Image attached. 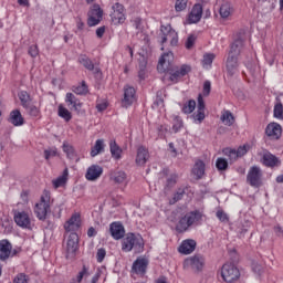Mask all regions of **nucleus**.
I'll list each match as a JSON object with an SVG mask.
<instances>
[{
	"label": "nucleus",
	"instance_id": "a18cd8bd",
	"mask_svg": "<svg viewBox=\"0 0 283 283\" xmlns=\"http://www.w3.org/2000/svg\"><path fill=\"white\" fill-rule=\"evenodd\" d=\"M193 109H196V101L193 99L188 101L182 107L184 114H191Z\"/></svg>",
	"mask_w": 283,
	"mask_h": 283
},
{
	"label": "nucleus",
	"instance_id": "5701e85b",
	"mask_svg": "<svg viewBox=\"0 0 283 283\" xmlns=\"http://www.w3.org/2000/svg\"><path fill=\"white\" fill-rule=\"evenodd\" d=\"M9 123H11V125L14 127H21L22 125H25V118H23L21 111L13 109L9 115Z\"/></svg>",
	"mask_w": 283,
	"mask_h": 283
},
{
	"label": "nucleus",
	"instance_id": "09e8293b",
	"mask_svg": "<svg viewBox=\"0 0 283 283\" xmlns=\"http://www.w3.org/2000/svg\"><path fill=\"white\" fill-rule=\"evenodd\" d=\"M19 98L21 101L22 107H28L30 105V95L28 94V92L22 91L19 94Z\"/></svg>",
	"mask_w": 283,
	"mask_h": 283
},
{
	"label": "nucleus",
	"instance_id": "c756f323",
	"mask_svg": "<svg viewBox=\"0 0 283 283\" xmlns=\"http://www.w3.org/2000/svg\"><path fill=\"white\" fill-rule=\"evenodd\" d=\"M191 174L196 180H201L202 176H205V161L197 160L192 167Z\"/></svg>",
	"mask_w": 283,
	"mask_h": 283
},
{
	"label": "nucleus",
	"instance_id": "2eb2a0df",
	"mask_svg": "<svg viewBox=\"0 0 283 283\" xmlns=\"http://www.w3.org/2000/svg\"><path fill=\"white\" fill-rule=\"evenodd\" d=\"M65 103L70 109H73L77 114H81V109L83 108V103L81 99L76 98L75 94L67 93L65 97Z\"/></svg>",
	"mask_w": 283,
	"mask_h": 283
},
{
	"label": "nucleus",
	"instance_id": "864d4df0",
	"mask_svg": "<svg viewBox=\"0 0 283 283\" xmlns=\"http://www.w3.org/2000/svg\"><path fill=\"white\" fill-rule=\"evenodd\" d=\"M184 196H185V189L179 188L177 192L174 195L172 202L176 203L182 200Z\"/></svg>",
	"mask_w": 283,
	"mask_h": 283
},
{
	"label": "nucleus",
	"instance_id": "338daca9",
	"mask_svg": "<svg viewBox=\"0 0 283 283\" xmlns=\"http://www.w3.org/2000/svg\"><path fill=\"white\" fill-rule=\"evenodd\" d=\"M103 34H105V27H99L97 30H96V36L98 39H103Z\"/></svg>",
	"mask_w": 283,
	"mask_h": 283
},
{
	"label": "nucleus",
	"instance_id": "4be33fe9",
	"mask_svg": "<svg viewBox=\"0 0 283 283\" xmlns=\"http://www.w3.org/2000/svg\"><path fill=\"white\" fill-rule=\"evenodd\" d=\"M109 232L114 240H120L125 237V228L118 222L111 223Z\"/></svg>",
	"mask_w": 283,
	"mask_h": 283
},
{
	"label": "nucleus",
	"instance_id": "bf43d9fd",
	"mask_svg": "<svg viewBox=\"0 0 283 283\" xmlns=\"http://www.w3.org/2000/svg\"><path fill=\"white\" fill-rule=\"evenodd\" d=\"M209 94H211V82L206 81L203 83V96H209Z\"/></svg>",
	"mask_w": 283,
	"mask_h": 283
},
{
	"label": "nucleus",
	"instance_id": "5fc2aeb1",
	"mask_svg": "<svg viewBox=\"0 0 283 283\" xmlns=\"http://www.w3.org/2000/svg\"><path fill=\"white\" fill-rule=\"evenodd\" d=\"M73 92L78 95L87 94V85H85V82H83L82 85L75 87Z\"/></svg>",
	"mask_w": 283,
	"mask_h": 283
},
{
	"label": "nucleus",
	"instance_id": "f8f14e48",
	"mask_svg": "<svg viewBox=\"0 0 283 283\" xmlns=\"http://www.w3.org/2000/svg\"><path fill=\"white\" fill-rule=\"evenodd\" d=\"M149 266V259L147 256H138L132 266V272L135 275H140L143 277L147 273V268Z\"/></svg>",
	"mask_w": 283,
	"mask_h": 283
},
{
	"label": "nucleus",
	"instance_id": "79ce46f5",
	"mask_svg": "<svg viewBox=\"0 0 283 283\" xmlns=\"http://www.w3.org/2000/svg\"><path fill=\"white\" fill-rule=\"evenodd\" d=\"M83 277H90V270L85 265H83L82 271L77 274L76 280H73L72 283H81L83 282Z\"/></svg>",
	"mask_w": 283,
	"mask_h": 283
},
{
	"label": "nucleus",
	"instance_id": "72a5a7b5",
	"mask_svg": "<svg viewBox=\"0 0 283 283\" xmlns=\"http://www.w3.org/2000/svg\"><path fill=\"white\" fill-rule=\"evenodd\" d=\"M62 149H63L64 154H66V156H67V158L70 160H75V158H76V150H74V146L73 145H70V143L64 142L63 146H62Z\"/></svg>",
	"mask_w": 283,
	"mask_h": 283
},
{
	"label": "nucleus",
	"instance_id": "0eeeda50",
	"mask_svg": "<svg viewBox=\"0 0 283 283\" xmlns=\"http://www.w3.org/2000/svg\"><path fill=\"white\" fill-rule=\"evenodd\" d=\"M13 220L21 229H32V217L25 210H14Z\"/></svg>",
	"mask_w": 283,
	"mask_h": 283
},
{
	"label": "nucleus",
	"instance_id": "f257e3e1",
	"mask_svg": "<svg viewBox=\"0 0 283 283\" xmlns=\"http://www.w3.org/2000/svg\"><path fill=\"white\" fill-rule=\"evenodd\" d=\"M174 61V53H166L164 54L158 62L157 70L158 72H166L169 74V81L171 83H178L184 76H187L189 72H191V66L187 64H182L180 66H175L171 64Z\"/></svg>",
	"mask_w": 283,
	"mask_h": 283
},
{
	"label": "nucleus",
	"instance_id": "69168bd1",
	"mask_svg": "<svg viewBox=\"0 0 283 283\" xmlns=\"http://www.w3.org/2000/svg\"><path fill=\"white\" fill-rule=\"evenodd\" d=\"M263 266L261 264L258 263H253L252 264V270L254 271V273H260L261 271H263Z\"/></svg>",
	"mask_w": 283,
	"mask_h": 283
},
{
	"label": "nucleus",
	"instance_id": "052dcab7",
	"mask_svg": "<svg viewBox=\"0 0 283 283\" xmlns=\"http://www.w3.org/2000/svg\"><path fill=\"white\" fill-rule=\"evenodd\" d=\"M196 43V36L190 35L186 41V48L187 50H191L193 48V44Z\"/></svg>",
	"mask_w": 283,
	"mask_h": 283
},
{
	"label": "nucleus",
	"instance_id": "7ed1b4c3",
	"mask_svg": "<svg viewBox=\"0 0 283 283\" xmlns=\"http://www.w3.org/2000/svg\"><path fill=\"white\" fill-rule=\"evenodd\" d=\"M52 205V199L50 197V191L44 190L40 202H38L34 207V213L38 218V220L45 221L48 218V213H50V207Z\"/></svg>",
	"mask_w": 283,
	"mask_h": 283
},
{
	"label": "nucleus",
	"instance_id": "4c0bfd02",
	"mask_svg": "<svg viewBox=\"0 0 283 283\" xmlns=\"http://www.w3.org/2000/svg\"><path fill=\"white\" fill-rule=\"evenodd\" d=\"M113 180L117 185H124V182H127V174H125V171H116L113 175Z\"/></svg>",
	"mask_w": 283,
	"mask_h": 283
},
{
	"label": "nucleus",
	"instance_id": "a19ab883",
	"mask_svg": "<svg viewBox=\"0 0 283 283\" xmlns=\"http://www.w3.org/2000/svg\"><path fill=\"white\" fill-rule=\"evenodd\" d=\"M24 109H27L28 114L33 116L34 118H38V116H41V111L39 107L34 106L33 104H29L28 106H24Z\"/></svg>",
	"mask_w": 283,
	"mask_h": 283
},
{
	"label": "nucleus",
	"instance_id": "4d7b16f0",
	"mask_svg": "<svg viewBox=\"0 0 283 283\" xmlns=\"http://www.w3.org/2000/svg\"><path fill=\"white\" fill-rule=\"evenodd\" d=\"M217 218L220 220V222H229V216H227V212L222 210L217 211Z\"/></svg>",
	"mask_w": 283,
	"mask_h": 283
},
{
	"label": "nucleus",
	"instance_id": "aec40b11",
	"mask_svg": "<svg viewBox=\"0 0 283 283\" xmlns=\"http://www.w3.org/2000/svg\"><path fill=\"white\" fill-rule=\"evenodd\" d=\"M202 19V4L197 3L188 14V23H198Z\"/></svg>",
	"mask_w": 283,
	"mask_h": 283
},
{
	"label": "nucleus",
	"instance_id": "49530a36",
	"mask_svg": "<svg viewBox=\"0 0 283 283\" xmlns=\"http://www.w3.org/2000/svg\"><path fill=\"white\" fill-rule=\"evenodd\" d=\"M187 3H189V0H176L175 1L176 12H182L187 10Z\"/></svg>",
	"mask_w": 283,
	"mask_h": 283
},
{
	"label": "nucleus",
	"instance_id": "6e6d98bb",
	"mask_svg": "<svg viewBox=\"0 0 283 283\" xmlns=\"http://www.w3.org/2000/svg\"><path fill=\"white\" fill-rule=\"evenodd\" d=\"M106 255H107V251H105V249H103V248L98 249L97 253H96L97 262H103L105 260Z\"/></svg>",
	"mask_w": 283,
	"mask_h": 283
},
{
	"label": "nucleus",
	"instance_id": "b1692460",
	"mask_svg": "<svg viewBox=\"0 0 283 283\" xmlns=\"http://www.w3.org/2000/svg\"><path fill=\"white\" fill-rule=\"evenodd\" d=\"M12 255V243L8 240L0 241V260H8Z\"/></svg>",
	"mask_w": 283,
	"mask_h": 283
},
{
	"label": "nucleus",
	"instance_id": "f704fd0d",
	"mask_svg": "<svg viewBox=\"0 0 283 283\" xmlns=\"http://www.w3.org/2000/svg\"><path fill=\"white\" fill-rule=\"evenodd\" d=\"M221 122L223 123V125L231 127V125H233V123H235V117L233 116L232 112L224 111L221 115Z\"/></svg>",
	"mask_w": 283,
	"mask_h": 283
},
{
	"label": "nucleus",
	"instance_id": "ea45409f",
	"mask_svg": "<svg viewBox=\"0 0 283 283\" xmlns=\"http://www.w3.org/2000/svg\"><path fill=\"white\" fill-rule=\"evenodd\" d=\"M214 59H216V54L213 53L205 54L202 60V66L206 67V70H209V66L213 63Z\"/></svg>",
	"mask_w": 283,
	"mask_h": 283
},
{
	"label": "nucleus",
	"instance_id": "393cba45",
	"mask_svg": "<svg viewBox=\"0 0 283 283\" xmlns=\"http://www.w3.org/2000/svg\"><path fill=\"white\" fill-rule=\"evenodd\" d=\"M195 251H196V241L192 239L182 241V243L179 247V253H182L184 255H189Z\"/></svg>",
	"mask_w": 283,
	"mask_h": 283
},
{
	"label": "nucleus",
	"instance_id": "a878e982",
	"mask_svg": "<svg viewBox=\"0 0 283 283\" xmlns=\"http://www.w3.org/2000/svg\"><path fill=\"white\" fill-rule=\"evenodd\" d=\"M239 65L240 64L238 63L237 55H228V59L226 61V67H227V72H228V74H230V76H233V74H235V72H238Z\"/></svg>",
	"mask_w": 283,
	"mask_h": 283
},
{
	"label": "nucleus",
	"instance_id": "4468645a",
	"mask_svg": "<svg viewBox=\"0 0 283 283\" xmlns=\"http://www.w3.org/2000/svg\"><path fill=\"white\" fill-rule=\"evenodd\" d=\"M78 229H81V213L75 212L64 223V231L65 233H76Z\"/></svg>",
	"mask_w": 283,
	"mask_h": 283
},
{
	"label": "nucleus",
	"instance_id": "13d9d810",
	"mask_svg": "<svg viewBox=\"0 0 283 283\" xmlns=\"http://www.w3.org/2000/svg\"><path fill=\"white\" fill-rule=\"evenodd\" d=\"M29 54L32 56V59H36L39 56V46L38 45H31L29 48Z\"/></svg>",
	"mask_w": 283,
	"mask_h": 283
},
{
	"label": "nucleus",
	"instance_id": "a211bd4d",
	"mask_svg": "<svg viewBox=\"0 0 283 283\" xmlns=\"http://www.w3.org/2000/svg\"><path fill=\"white\" fill-rule=\"evenodd\" d=\"M101 176H103V167L98 165H92L91 167H88L85 178L86 180L94 182L95 180H98Z\"/></svg>",
	"mask_w": 283,
	"mask_h": 283
},
{
	"label": "nucleus",
	"instance_id": "c85d7f7f",
	"mask_svg": "<svg viewBox=\"0 0 283 283\" xmlns=\"http://www.w3.org/2000/svg\"><path fill=\"white\" fill-rule=\"evenodd\" d=\"M262 160H263V165H265V167H280V165H281L280 159H277V157H275L271 153H264Z\"/></svg>",
	"mask_w": 283,
	"mask_h": 283
},
{
	"label": "nucleus",
	"instance_id": "bb28decb",
	"mask_svg": "<svg viewBox=\"0 0 283 283\" xmlns=\"http://www.w3.org/2000/svg\"><path fill=\"white\" fill-rule=\"evenodd\" d=\"M234 11L235 10L233 9V4H231V2H223L219 8V14L223 20L231 19Z\"/></svg>",
	"mask_w": 283,
	"mask_h": 283
},
{
	"label": "nucleus",
	"instance_id": "39448f33",
	"mask_svg": "<svg viewBox=\"0 0 283 283\" xmlns=\"http://www.w3.org/2000/svg\"><path fill=\"white\" fill-rule=\"evenodd\" d=\"M159 39L161 45H165V43H170L171 48L178 45V32L171 25H161Z\"/></svg>",
	"mask_w": 283,
	"mask_h": 283
},
{
	"label": "nucleus",
	"instance_id": "58836bf2",
	"mask_svg": "<svg viewBox=\"0 0 283 283\" xmlns=\"http://www.w3.org/2000/svg\"><path fill=\"white\" fill-rule=\"evenodd\" d=\"M218 171H227L229 169V161L222 157H219L216 161Z\"/></svg>",
	"mask_w": 283,
	"mask_h": 283
},
{
	"label": "nucleus",
	"instance_id": "e2e57ef3",
	"mask_svg": "<svg viewBox=\"0 0 283 283\" xmlns=\"http://www.w3.org/2000/svg\"><path fill=\"white\" fill-rule=\"evenodd\" d=\"M132 23L136 30H140V25H143V20L140 18H134Z\"/></svg>",
	"mask_w": 283,
	"mask_h": 283
},
{
	"label": "nucleus",
	"instance_id": "3c124183",
	"mask_svg": "<svg viewBox=\"0 0 283 283\" xmlns=\"http://www.w3.org/2000/svg\"><path fill=\"white\" fill-rule=\"evenodd\" d=\"M274 118H283V105L279 103L274 106Z\"/></svg>",
	"mask_w": 283,
	"mask_h": 283
},
{
	"label": "nucleus",
	"instance_id": "9b49d317",
	"mask_svg": "<svg viewBox=\"0 0 283 283\" xmlns=\"http://www.w3.org/2000/svg\"><path fill=\"white\" fill-rule=\"evenodd\" d=\"M112 10H113L111 12L112 22L115 25H120V24L125 23V21L127 19L125 17V7H123V4L116 2L115 4H113Z\"/></svg>",
	"mask_w": 283,
	"mask_h": 283
},
{
	"label": "nucleus",
	"instance_id": "e433bc0d",
	"mask_svg": "<svg viewBox=\"0 0 283 283\" xmlns=\"http://www.w3.org/2000/svg\"><path fill=\"white\" fill-rule=\"evenodd\" d=\"M57 115L60 116V118H64L66 123H70V120H72V113L63 105H59Z\"/></svg>",
	"mask_w": 283,
	"mask_h": 283
},
{
	"label": "nucleus",
	"instance_id": "412c9836",
	"mask_svg": "<svg viewBox=\"0 0 283 283\" xmlns=\"http://www.w3.org/2000/svg\"><path fill=\"white\" fill-rule=\"evenodd\" d=\"M242 48H244V35H241L234 40V42L230 46V52L228 55L240 56V52H242Z\"/></svg>",
	"mask_w": 283,
	"mask_h": 283
},
{
	"label": "nucleus",
	"instance_id": "de8ad7c7",
	"mask_svg": "<svg viewBox=\"0 0 283 283\" xmlns=\"http://www.w3.org/2000/svg\"><path fill=\"white\" fill-rule=\"evenodd\" d=\"M180 129H182V119L178 116H175L172 120V132H175V134H178Z\"/></svg>",
	"mask_w": 283,
	"mask_h": 283
},
{
	"label": "nucleus",
	"instance_id": "774afa93",
	"mask_svg": "<svg viewBox=\"0 0 283 283\" xmlns=\"http://www.w3.org/2000/svg\"><path fill=\"white\" fill-rule=\"evenodd\" d=\"M101 274H102V272H101V270H98V271L95 273V275L92 277L91 283H98V280H101Z\"/></svg>",
	"mask_w": 283,
	"mask_h": 283
},
{
	"label": "nucleus",
	"instance_id": "f03ea898",
	"mask_svg": "<svg viewBox=\"0 0 283 283\" xmlns=\"http://www.w3.org/2000/svg\"><path fill=\"white\" fill-rule=\"evenodd\" d=\"M145 247L143 237L140 234L128 233L122 240V251L129 253L134 249L135 253H140Z\"/></svg>",
	"mask_w": 283,
	"mask_h": 283
},
{
	"label": "nucleus",
	"instance_id": "c03bdc74",
	"mask_svg": "<svg viewBox=\"0 0 283 283\" xmlns=\"http://www.w3.org/2000/svg\"><path fill=\"white\" fill-rule=\"evenodd\" d=\"M223 154L224 156H228L230 163H235V160L240 158L235 149L227 148L223 150Z\"/></svg>",
	"mask_w": 283,
	"mask_h": 283
},
{
	"label": "nucleus",
	"instance_id": "dca6fc26",
	"mask_svg": "<svg viewBox=\"0 0 283 283\" xmlns=\"http://www.w3.org/2000/svg\"><path fill=\"white\" fill-rule=\"evenodd\" d=\"M136 101V88L132 86L124 87V98L122 101L123 107H129Z\"/></svg>",
	"mask_w": 283,
	"mask_h": 283
},
{
	"label": "nucleus",
	"instance_id": "1a4fd4ad",
	"mask_svg": "<svg viewBox=\"0 0 283 283\" xmlns=\"http://www.w3.org/2000/svg\"><path fill=\"white\" fill-rule=\"evenodd\" d=\"M184 269H191L192 271H202L205 269V256L196 254L184 261Z\"/></svg>",
	"mask_w": 283,
	"mask_h": 283
},
{
	"label": "nucleus",
	"instance_id": "37998d69",
	"mask_svg": "<svg viewBox=\"0 0 283 283\" xmlns=\"http://www.w3.org/2000/svg\"><path fill=\"white\" fill-rule=\"evenodd\" d=\"M59 156V150L56 147H51L44 150L45 160H50L51 158H56Z\"/></svg>",
	"mask_w": 283,
	"mask_h": 283
},
{
	"label": "nucleus",
	"instance_id": "6e6552de",
	"mask_svg": "<svg viewBox=\"0 0 283 283\" xmlns=\"http://www.w3.org/2000/svg\"><path fill=\"white\" fill-rule=\"evenodd\" d=\"M65 250L67 260L76 255V251H78V234L76 232H71L67 235Z\"/></svg>",
	"mask_w": 283,
	"mask_h": 283
},
{
	"label": "nucleus",
	"instance_id": "2f4dec72",
	"mask_svg": "<svg viewBox=\"0 0 283 283\" xmlns=\"http://www.w3.org/2000/svg\"><path fill=\"white\" fill-rule=\"evenodd\" d=\"M111 155L115 160H120L123 157V148L116 144V140L109 143Z\"/></svg>",
	"mask_w": 283,
	"mask_h": 283
},
{
	"label": "nucleus",
	"instance_id": "6ab92c4d",
	"mask_svg": "<svg viewBox=\"0 0 283 283\" xmlns=\"http://www.w3.org/2000/svg\"><path fill=\"white\" fill-rule=\"evenodd\" d=\"M147 160H149V150L146 147L140 146L137 149L135 163L138 167H145V165H147Z\"/></svg>",
	"mask_w": 283,
	"mask_h": 283
},
{
	"label": "nucleus",
	"instance_id": "9d476101",
	"mask_svg": "<svg viewBox=\"0 0 283 283\" xmlns=\"http://www.w3.org/2000/svg\"><path fill=\"white\" fill-rule=\"evenodd\" d=\"M87 17V25H90V28H94V25H98L103 20V9H101V6L98 4H93Z\"/></svg>",
	"mask_w": 283,
	"mask_h": 283
},
{
	"label": "nucleus",
	"instance_id": "c9c22d12",
	"mask_svg": "<svg viewBox=\"0 0 283 283\" xmlns=\"http://www.w3.org/2000/svg\"><path fill=\"white\" fill-rule=\"evenodd\" d=\"M78 63H81V65H83V67H85L90 72H93L94 63L90 57H87V55H80Z\"/></svg>",
	"mask_w": 283,
	"mask_h": 283
},
{
	"label": "nucleus",
	"instance_id": "473e14b6",
	"mask_svg": "<svg viewBox=\"0 0 283 283\" xmlns=\"http://www.w3.org/2000/svg\"><path fill=\"white\" fill-rule=\"evenodd\" d=\"M69 174L70 172H69L67 168H65L63 171V175L52 181L54 189H59V187H64V185L67 182Z\"/></svg>",
	"mask_w": 283,
	"mask_h": 283
},
{
	"label": "nucleus",
	"instance_id": "cd10ccee",
	"mask_svg": "<svg viewBox=\"0 0 283 283\" xmlns=\"http://www.w3.org/2000/svg\"><path fill=\"white\" fill-rule=\"evenodd\" d=\"M193 118L198 120V123L205 120V99L202 98V94L198 95L197 113L193 114Z\"/></svg>",
	"mask_w": 283,
	"mask_h": 283
},
{
	"label": "nucleus",
	"instance_id": "0e129e2a",
	"mask_svg": "<svg viewBox=\"0 0 283 283\" xmlns=\"http://www.w3.org/2000/svg\"><path fill=\"white\" fill-rule=\"evenodd\" d=\"M96 109L98 112H105V109H107V102H103L96 105Z\"/></svg>",
	"mask_w": 283,
	"mask_h": 283
},
{
	"label": "nucleus",
	"instance_id": "423d86ee",
	"mask_svg": "<svg viewBox=\"0 0 283 283\" xmlns=\"http://www.w3.org/2000/svg\"><path fill=\"white\" fill-rule=\"evenodd\" d=\"M221 277L228 283L237 282L240 280V270L233 263H226L221 269Z\"/></svg>",
	"mask_w": 283,
	"mask_h": 283
},
{
	"label": "nucleus",
	"instance_id": "20e7f679",
	"mask_svg": "<svg viewBox=\"0 0 283 283\" xmlns=\"http://www.w3.org/2000/svg\"><path fill=\"white\" fill-rule=\"evenodd\" d=\"M199 220H202V213H200V211L188 212L185 217L179 219L176 231H178V233H185L189 227L196 224Z\"/></svg>",
	"mask_w": 283,
	"mask_h": 283
},
{
	"label": "nucleus",
	"instance_id": "8fccbe9b",
	"mask_svg": "<svg viewBox=\"0 0 283 283\" xmlns=\"http://www.w3.org/2000/svg\"><path fill=\"white\" fill-rule=\"evenodd\" d=\"M28 282H30V277L24 273L18 274L13 280V283H28Z\"/></svg>",
	"mask_w": 283,
	"mask_h": 283
},
{
	"label": "nucleus",
	"instance_id": "603ef678",
	"mask_svg": "<svg viewBox=\"0 0 283 283\" xmlns=\"http://www.w3.org/2000/svg\"><path fill=\"white\" fill-rule=\"evenodd\" d=\"M176 182H178V174H171L168 178H167V187H174L176 186Z\"/></svg>",
	"mask_w": 283,
	"mask_h": 283
},
{
	"label": "nucleus",
	"instance_id": "f3484780",
	"mask_svg": "<svg viewBox=\"0 0 283 283\" xmlns=\"http://www.w3.org/2000/svg\"><path fill=\"white\" fill-rule=\"evenodd\" d=\"M265 134L269 136V138L277 140L280 136H282V126H280L277 123H271L266 126Z\"/></svg>",
	"mask_w": 283,
	"mask_h": 283
},
{
	"label": "nucleus",
	"instance_id": "ddd939ff",
	"mask_svg": "<svg viewBox=\"0 0 283 283\" xmlns=\"http://www.w3.org/2000/svg\"><path fill=\"white\" fill-rule=\"evenodd\" d=\"M247 181L251 187H260L262 185V169L258 166H252L248 171Z\"/></svg>",
	"mask_w": 283,
	"mask_h": 283
},
{
	"label": "nucleus",
	"instance_id": "7c9ffc66",
	"mask_svg": "<svg viewBox=\"0 0 283 283\" xmlns=\"http://www.w3.org/2000/svg\"><path fill=\"white\" fill-rule=\"evenodd\" d=\"M103 151H105V140L97 139L91 149V157L96 158V156H98V154H103Z\"/></svg>",
	"mask_w": 283,
	"mask_h": 283
},
{
	"label": "nucleus",
	"instance_id": "680f3d73",
	"mask_svg": "<svg viewBox=\"0 0 283 283\" xmlns=\"http://www.w3.org/2000/svg\"><path fill=\"white\" fill-rule=\"evenodd\" d=\"M247 151H249L247 146H240L237 149V155L239 156V158H242V156L247 155Z\"/></svg>",
	"mask_w": 283,
	"mask_h": 283
}]
</instances>
